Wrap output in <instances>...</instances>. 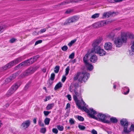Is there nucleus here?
Segmentation results:
<instances>
[{"label": "nucleus", "mask_w": 134, "mask_h": 134, "mask_svg": "<svg viewBox=\"0 0 134 134\" xmlns=\"http://www.w3.org/2000/svg\"><path fill=\"white\" fill-rule=\"evenodd\" d=\"M91 133L92 134H97V131L94 129L92 130Z\"/></svg>", "instance_id": "680f3d73"}, {"label": "nucleus", "mask_w": 134, "mask_h": 134, "mask_svg": "<svg viewBox=\"0 0 134 134\" xmlns=\"http://www.w3.org/2000/svg\"><path fill=\"white\" fill-rule=\"evenodd\" d=\"M127 35V36H128L130 38L132 39L134 38V35L132 34H126Z\"/></svg>", "instance_id": "4c0bfd02"}, {"label": "nucleus", "mask_w": 134, "mask_h": 134, "mask_svg": "<svg viewBox=\"0 0 134 134\" xmlns=\"http://www.w3.org/2000/svg\"><path fill=\"white\" fill-rule=\"evenodd\" d=\"M102 40V39L100 37H99L96 39L92 44V46L93 47L92 49H94L97 47H100L98 46L101 43Z\"/></svg>", "instance_id": "9d476101"}, {"label": "nucleus", "mask_w": 134, "mask_h": 134, "mask_svg": "<svg viewBox=\"0 0 134 134\" xmlns=\"http://www.w3.org/2000/svg\"><path fill=\"white\" fill-rule=\"evenodd\" d=\"M120 29L121 28L120 27H119L116 28L113 30L108 35V37L109 38H111L112 40L113 39L115 35V33H114V32L115 31H119Z\"/></svg>", "instance_id": "ddd939ff"}, {"label": "nucleus", "mask_w": 134, "mask_h": 134, "mask_svg": "<svg viewBox=\"0 0 134 134\" xmlns=\"http://www.w3.org/2000/svg\"><path fill=\"white\" fill-rule=\"evenodd\" d=\"M57 128L58 130L60 131L63 130L64 128L63 126H57Z\"/></svg>", "instance_id": "5fc2aeb1"}, {"label": "nucleus", "mask_w": 134, "mask_h": 134, "mask_svg": "<svg viewBox=\"0 0 134 134\" xmlns=\"http://www.w3.org/2000/svg\"><path fill=\"white\" fill-rule=\"evenodd\" d=\"M75 54L74 53H72L69 56V58L71 59H73L74 57Z\"/></svg>", "instance_id": "37998d69"}, {"label": "nucleus", "mask_w": 134, "mask_h": 134, "mask_svg": "<svg viewBox=\"0 0 134 134\" xmlns=\"http://www.w3.org/2000/svg\"><path fill=\"white\" fill-rule=\"evenodd\" d=\"M90 76V74L85 72H77V74L75 75L74 78V80L75 81L77 80L79 78L78 81L79 82L82 83L83 81L85 82L88 79Z\"/></svg>", "instance_id": "7ed1b4c3"}, {"label": "nucleus", "mask_w": 134, "mask_h": 134, "mask_svg": "<svg viewBox=\"0 0 134 134\" xmlns=\"http://www.w3.org/2000/svg\"><path fill=\"white\" fill-rule=\"evenodd\" d=\"M99 15V13H96L93 15L91 16V18L92 19H95L98 18Z\"/></svg>", "instance_id": "7c9ffc66"}, {"label": "nucleus", "mask_w": 134, "mask_h": 134, "mask_svg": "<svg viewBox=\"0 0 134 134\" xmlns=\"http://www.w3.org/2000/svg\"><path fill=\"white\" fill-rule=\"evenodd\" d=\"M53 80H51L50 79H49L48 81V83L49 86H51L52 85L53 83Z\"/></svg>", "instance_id": "3c124183"}, {"label": "nucleus", "mask_w": 134, "mask_h": 134, "mask_svg": "<svg viewBox=\"0 0 134 134\" xmlns=\"http://www.w3.org/2000/svg\"><path fill=\"white\" fill-rule=\"evenodd\" d=\"M68 48L67 46H63L62 48V49L63 51H66L68 49Z\"/></svg>", "instance_id": "8fccbe9b"}, {"label": "nucleus", "mask_w": 134, "mask_h": 134, "mask_svg": "<svg viewBox=\"0 0 134 134\" xmlns=\"http://www.w3.org/2000/svg\"><path fill=\"white\" fill-rule=\"evenodd\" d=\"M12 66L10 64V62L3 67L2 68L3 70H5L8 68H10Z\"/></svg>", "instance_id": "5701e85b"}, {"label": "nucleus", "mask_w": 134, "mask_h": 134, "mask_svg": "<svg viewBox=\"0 0 134 134\" xmlns=\"http://www.w3.org/2000/svg\"><path fill=\"white\" fill-rule=\"evenodd\" d=\"M73 0H71L70 1L67 0L65 1H64L62 2L61 3L60 5H64L66 4H67L70 3H72L73 2Z\"/></svg>", "instance_id": "4be33fe9"}, {"label": "nucleus", "mask_w": 134, "mask_h": 134, "mask_svg": "<svg viewBox=\"0 0 134 134\" xmlns=\"http://www.w3.org/2000/svg\"><path fill=\"white\" fill-rule=\"evenodd\" d=\"M97 57L96 55L93 54L91 56L90 60L91 62L95 63L97 62Z\"/></svg>", "instance_id": "a211bd4d"}, {"label": "nucleus", "mask_w": 134, "mask_h": 134, "mask_svg": "<svg viewBox=\"0 0 134 134\" xmlns=\"http://www.w3.org/2000/svg\"><path fill=\"white\" fill-rule=\"evenodd\" d=\"M52 132L54 133L57 134L58 132V130L56 129H53L52 130Z\"/></svg>", "instance_id": "4d7b16f0"}, {"label": "nucleus", "mask_w": 134, "mask_h": 134, "mask_svg": "<svg viewBox=\"0 0 134 134\" xmlns=\"http://www.w3.org/2000/svg\"><path fill=\"white\" fill-rule=\"evenodd\" d=\"M106 123L108 124H115L117 123L118 122V119L115 117H112L110 118V120L107 119L106 121Z\"/></svg>", "instance_id": "4468645a"}, {"label": "nucleus", "mask_w": 134, "mask_h": 134, "mask_svg": "<svg viewBox=\"0 0 134 134\" xmlns=\"http://www.w3.org/2000/svg\"><path fill=\"white\" fill-rule=\"evenodd\" d=\"M74 91L75 94L73 95V98L78 108L82 111H84L86 113H88L89 110L87 108L84 106L81 107V106L82 105L85 106L86 105L85 103L81 97V93H79L77 91V90L76 89H74Z\"/></svg>", "instance_id": "f257e3e1"}, {"label": "nucleus", "mask_w": 134, "mask_h": 134, "mask_svg": "<svg viewBox=\"0 0 134 134\" xmlns=\"http://www.w3.org/2000/svg\"><path fill=\"white\" fill-rule=\"evenodd\" d=\"M91 52L92 53L97 54L100 56L104 55L106 54L105 51L100 47H97L94 49H92Z\"/></svg>", "instance_id": "0eeeda50"}, {"label": "nucleus", "mask_w": 134, "mask_h": 134, "mask_svg": "<svg viewBox=\"0 0 134 134\" xmlns=\"http://www.w3.org/2000/svg\"><path fill=\"white\" fill-rule=\"evenodd\" d=\"M5 27V25L0 26V32H2L4 30V29Z\"/></svg>", "instance_id": "49530a36"}, {"label": "nucleus", "mask_w": 134, "mask_h": 134, "mask_svg": "<svg viewBox=\"0 0 134 134\" xmlns=\"http://www.w3.org/2000/svg\"><path fill=\"white\" fill-rule=\"evenodd\" d=\"M39 56L38 55H37L32 57L34 61H36L38 58L39 57Z\"/></svg>", "instance_id": "de8ad7c7"}, {"label": "nucleus", "mask_w": 134, "mask_h": 134, "mask_svg": "<svg viewBox=\"0 0 134 134\" xmlns=\"http://www.w3.org/2000/svg\"><path fill=\"white\" fill-rule=\"evenodd\" d=\"M85 64L88 70L91 71L93 69V65L88 62Z\"/></svg>", "instance_id": "6ab92c4d"}, {"label": "nucleus", "mask_w": 134, "mask_h": 134, "mask_svg": "<svg viewBox=\"0 0 134 134\" xmlns=\"http://www.w3.org/2000/svg\"><path fill=\"white\" fill-rule=\"evenodd\" d=\"M28 60H29V61L30 65L32 64L35 62L32 58H31L30 59H28Z\"/></svg>", "instance_id": "79ce46f5"}, {"label": "nucleus", "mask_w": 134, "mask_h": 134, "mask_svg": "<svg viewBox=\"0 0 134 134\" xmlns=\"http://www.w3.org/2000/svg\"><path fill=\"white\" fill-rule=\"evenodd\" d=\"M76 117L80 121H83L84 120V118L81 116L78 115L76 116Z\"/></svg>", "instance_id": "473e14b6"}, {"label": "nucleus", "mask_w": 134, "mask_h": 134, "mask_svg": "<svg viewBox=\"0 0 134 134\" xmlns=\"http://www.w3.org/2000/svg\"><path fill=\"white\" fill-rule=\"evenodd\" d=\"M31 82H28L26 85L25 87V90H27L29 87L30 86Z\"/></svg>", "instance_id": "c9c22d12"}, {"label": "nucleus", "mask_w": 134, "mask_h": 134, "mask_svg": "<svg viewBox=\"0 0 134 134\" xmlns=\"http://www.w3.org/2000/svg\"><path fill=\"white\" fill-rule=\"evenodd\" d=\"M132 51L134 52V41L133 43V44L131 46Z\"/></svg>", "instance_id": "774afa93"}, {"label": "nucleus", "mask_w": 134, "mask_h": 134, "mask_svg": "<svg viewBox=\"0 0 134 134\" xmlns=\"http://www.w3.org/2000/svg\"><path fill=\"white\" fill-rule=\"evenodd\" d=\"M15 39L14 38H13L10 40L9 42L10 43H13L15 41Z\"/></svg>", "instance_id": "052dcab7"}, {"label": "nucleus", "mask_w": 134, "mask_h": 134, "mask_svg": "<svg viewBox=\"0 0 134 134\" xmlns=\"http://www.w3.org/2000/svg\"><path fill=\"white\" fill-rule=\"evenodd\" d=\"M89 111L87 113L89 116L91 118L94 119H98L99 120L102 122L106 123L107 119L110 118V116L107 115H105L103 114L99 113L97 115V117L95 116V115L97 114V112L94 110L92 108H90L89 109Z\"/></svg>", "instance_id": "f03ea898"}, {"label": "nucleus", "mask_w": 134, "mask_h": 134, "mask_svg": "<svg viewBox=\"0 0 134 134\" xmlns=\"http://www.w3.org/2000/svg\"><path fill=\"white\" fill-rule=\"evenodd\" d=\"M72 12V11L70 10H68L65 12V13L68 14L71 13Z\"/></svg>", "instance_id": "0e129e2a"}, {"label": "nucleus", "mask_w": 134, "mask_h": 134, "mask_svg": "<svg viewBox=\"0 0 134 134\" xmlns=\"http://www.w3.org/2000/svg\"><path fill=\"white\" fill-rule=\"evenodd\" d=\"M70 70V68L69 66H68L65 69V75L66 76L69 74V71Z\"/></svg>", "instance_id": "e433bc0d"}, {"label": "nucleus", "mask_w": 134, "mask_h": 134, "mask_svg": "<svg viewBox=\"0 0 134 134\" xmlns=\"http://www.w3.org/2000/svg\"><path fill=\"white\" fill-rule=\"evenodd\" d=\"M38 123L40 126H44V124L41 119H39L38 121Z\"/></svg>", "instance_id": "c03bdc74"}, {"label": "nucleus", "mask_w": 134, "mask_h": 134, "mask_svg": "<svg viewBox=\"0 0 134 134\" xmlns=\"http://www.w3.org/2000/svg\"><path fill=\"white\" fill-rule=\"evenodd\" d=\"M76 41V40L75 39L72 40L68 44V45L69 47L71 46L73 44H74Z\"/></svg>", "instance_id": "f704fd0d"}, {"label": "nucleus", "mask_w": 134, "mask_h": 134, "mask_svg": "<svg viewBox=\"0 0 134 134\" xmlns=\"http://www.w3.org/2000/svg\"><path fill=\"white\" fill-rule=\"evenodd\" d=\"M55 74L54 73H52L51 75L50 79L51 80H54L55 79Z\"/></svg>", "instance_id": "72a5a7b5"}, {"label": "nucleus", "mask_w": 134, "mask_h": 134, "mask_svg": "<svg viewBox=\"0 0 134 134\" xmlns=\"http://www.w3.org/2000/svg\"><path fill=\"white\" fill-rule=\"evenodd\" d=\"M73 83H72L69 87V91L70 92H72L73 91V87L74 86H73Z\"/></svg>", "instance_id": "a19ab883"}, {"label": "nucleus", "mask_w": 134, "mask_h": 134, "mask_svg": "<svg viewBox=\"0 0 134 134\" xmlns=\"http://www.w3.org/2000/svg\"><path fill=\"white\" fill-rule=\"evenodd\" d=\"M18 75V73H15L11 75L9 77L12 79V80L15 79Z\"/></svg>", "instance_id": "c85d7f7f"}, {"label": "nucleus", "mask_w": 134, "mask_h": 134, "mask_svg": "<svg viewBox=\"0 0 134 134\" xmlns=\"http://www.w3.org/2000/svg\"><path fill=\"white\" fill-rule=\"evenodd\" d=\"M127 39V36L126 33H122L120 38H117L115 41V42L116 46L120 47L123 43H126Z\"/></svg>", "instance_id": "20e7f679"}, {"label": "nucleus", "mask_w": 134, "mask_h": 134, "mask_svg": "<svg viewBox=\"0 0 134 134\" xmlns=\"http://www.w3.org/2000/svg\"><path fill=\"white\" fill-rule=\"evenodd\" d=\"M106 24V22L105 20H103L95 23L93 24L92 25L94 28H96L105 26Z\"/></svg>", "instance_id": "6e6552de"}, {"label": "nucleus", "mask_w": 134, "mask_h": 134, "mask_svg": "<svg viewBox=\"0 0 134 134\" xmlns=\"http://www.w3.org/2000/svg\"><path fill=\"white\" fill-rule=\"evenodd\" d=\"M78 127L79 129L82 130H83L85 128V126H78Z\"/></svg>", "instance_id": "e2e57ef3"}, {"label": "nucleus", "mask_w": 134, "mask_h": 134, "mask_svg": "<svg viewBox=\"0 0 134 134\" xmlns=\"http://www.w3.org/2000/svg\"><path fill=\"white\" fill-rule=\"evenodd\" d=\"M50 120V118H46L44 120L45 124L47 125H48L49 124Z\"/></svg>", "instance_id": "bb28decb"}, {"label": "nucleus", "mask_w": 134, "mask_h": 134, "mask_svg": "<svg viewBox=\"0 0 134 134\" xmlns=\"http://www.w3.org/2000/svg\"><path fill=\"white\" fill-rule=\"evenodd\" d=\"M91 29V26H88L87 27L85 28V30L86 31H87L90 30V29Z\"/></svg>", "instance_id": "338daca9"}, {"label": "nucleus", "mask_w": 134, "mask_h": 134, "mask_svg": "<svg viewBox=\"0 0 134 134\" xmlns=\"http://www.w3.org/2000/svg\"><path fill=\"white\" fill-rule=\"evenodd\" d=\"M39 68V67L38 66L30 67L21 74L20 75L21 77L23 78L33 74Z\"/></svg>", "instance_id": "39448f33"}, {"label": "nucleus", "mask_w": 134, "mask_h": 134, "mask_svg": "<svg viewBox=\"0 0 134 134\" xmlns=\"http://www.w3.org/2000/svg\"><path fill=\"white\" fill-rule=\"evenodd\" d=\"M128 126H126L124 128V132L125 133H128L131 131H134V126H130V128H128Z\"/></svg>", "instance_id": "2eb2a0df"}, {"label": "nucleus", "mask_w": 134, "mask_h": 134, "mask_svg": "<svg viewBox=\"0 0 134 134\" xmlns=\"http://www.w3.org/2000/svg\"><path fill=\"white\" fill-rule=\"evenodd\" d=\"M62 84L61 82H59L55 86L54 89L55 90H56L58 89H59L62 87Z\"/></svg>", "instance_id": "412c9836"}, {"label": "nucleus", "mask_w": 134, "mask_h": 134, "mask_svg": "<svg viewBox=\"0 0 134 134\" xmlns=\"http://www.w3.org/2000/svg\"><path fill=\"white\" fill-rule=\"evenodd\" d=\"M30 125V121L29 120H28L23 123L21 126H29Z\"/></svg>", "instance_id": "a878e982"}, {"label": "nucleus", "mask_w": 134, "mask_h": 134, "mask_svg": "<svg viewBox=\"0 0 134 134\" xmlns=\"http://www.w3.org/2000/svg\"><path fill=\"white\" fill-rule=\"evenodd\" d=\"M20 83L19 82L15 83L8 90L5 96L7 97L11 96L15 92L20 86Z\"/></svg>", "instance_id": "423d86ee"}, {"label": "nucleus", "mask_w": 134, "mask_h": 134, "mask_svg": "<svg viewBox=\"0 0 134 134\" xmlns=\"http://www.w3.org/2000/svg\"><path fill=\"white\" fill-rule=\"evenodd\" d=\"M69 122L71 125H73L74 124V121L72 119H70L69 120Z\"/></svg>", "instance_id": "6e6d98bb"}, {"label": "nucleus", "mask_w": 134, "mask_h": 134, "mask_svg": "<svg viewBox=\"0 0 134 134\" xmlns=\"http://www.w3.org/2000/svg\"><path fill=\"white\" fill-rule=\"evenodd\" d=\"M112 48V44L110 42L105 43L104 45V48L107 50H110Z\"/></svg>", "instance_id": "dca6fc26"}, {"label": "nucleus", "mask_w": 134, "mask_h": 134, "mask_svg": "<svg viewBox=\"0 0 134 134\" xmlns=\"http://www.w3.org/2000/svg\"><path fill=\"white\" fill-rule=\"evenodd\" d=\"M115 13L114 12H109L104 13L103 15V18H109L110 16H114Z\"/></svg>", "instance_id": "f8f14e48"}, {"label": "nucleus", "mask_w": 134, "mask_h": 134, "mask_svg": "<svg viewBox=\"0 0 134 134\" xmlns=\"http://www.w3.org/2000/svg\"><path fill=\"white\" fill-rule=\"evenodd\" d=\"M51 113V111H43V113L44 115L46 116L48 115L49 114Z\"/></svg>", "instance_id": "a18cd8bd"}, {"label": "nucleus", "mask_w": 134, "mask_h": 134, "mask_svg": "<svg viewBox=\"0 0 134 134\" xmlns=\"http://www.w3.org/2000/svg\"><path fill=\"white\" fill-rule=\"evenodd\" d=\"M60 66H56L54 68V72L55 73H57L59 70Z\"/></svg>", "instance_id": "cd10ccee"}, {"label": "nucleus", "mask_w": 134, "mask_h": 134, "mask_svg": "<svg viewBox=\"0 0 134 134\" xmlns=\"http://www.w3.org/2000/svg\"><path fill=\"white\" fill-rule=\"evenodd\" d=\"M23 59L21 57L17 58L13 61L10 62V64L12 66L18 64L20 62H21Z\"/></svg>", "instance_id": "9b49d317"}, {"label": "nucleus", "mask_w": 134, "mask_h": 134, "mask_svg": "<svg viewBox=\"0 0 134 134\" xmlns=\"http://www.w3.org/2000/svg\"><path fill=\"white\" fill-rule=\"evenodd\" d=\"M89 56V54H86L83 58V61L85 64L88 62L87 58Z\"/></svg>", "instance_id": "393cba45"}, {"label": "nucleus", "mask_w": 134, "mask_h": 134, "mask_svg": "<svg viewBox=\"0 0 134 134\" xmlns=\"http://www.w3.org/2000/svg\"><path fill=\"white\" fill-rule=\"evenodd\" d=\"M46 31V29L44 28L41 29V30H40V32L41 33H42L45 32Z\"/></svg>", "instance_id": "69168bd1"}, {"label": "nucleus", "mask_w": 134, "mask_h": 134, "mask_svg": "<svg viewBox=\"0 0 134 134\" xmlns=\"http://www.w3.org/2000/svg\"><path fill=\"white\" fill-rule=\"evenodd\" d=\"M66 97L68 98L69 100L70 101L71 100V96L69 94H68L66 96Z\"/></svg>", "instance_id": "13d9d810"}, {"label": "nucleus", "mask_w": 134, "mask_h": 134, "mask_svg": "<svg viewBox=\"0 0 134 134\" xmlns=\"http://www.w3.org/2000/svg\"><path fill=\"white\" fill-rule=\"evenodd\" d=\"M79 18V17L77 16H73L67 20L64 23V25L69 24L70 23L75 22L77 21Z\"/></svg>", "instance_id": "1a4fd4ad"}, {"label": "nucleus", "mask_w": 134, "mask_h": 134, "mask_svg": "<svg viewBox=\"0 0 134 134\" xmlns=\"http://www.w3.org/2000/svg\"><path fill=\"white\" fill-rule=\"evenodd\" d=\"M54 105L53 103L48 104L46 107V109L47 110L51 109Z\"/></svg>", "instance_id": "aec40b11"}, {"label": "nucleus", "mask_w": 134, "mask_h": 134, "mask_svg": "<svg viewBox=\"0 0 134 134\" xmlns=\"http://www.w3.org/2000/svg\"><path fill=\"white\" fill-rule=\"evenodd\" d=\"M120 123L122 126H128L129 122L127 119L123 118L120 120Z\"/></svg>", "instance_id": "f3484780"}, {"label": "nucleus", "mask_w": 134, "mask_h": 134, "mask_svg": "<svg viewBox=\"0 0 134 134\" xmlns=\"http://www.w3.org/2000/svg\"><path fill=\"white\" fill-rule=\"evenodd\" d=\"M22 63L23 65L24 66H29L31 65L28 59L22 62Z\"/></svg>", "instance_id": "b1692460"}, {"label": "nucleus", "mask_w": 134, "mask_h": 134, "mask_svg": "<svg viewBox=\"0 0 134 134\" xmlns=\"http://www.w3.org/2000/svg\"><path fill=\"white\" fill-rule=\"evenodd\" d=\"M124 90L125 91L126 90H127L126 91V92H124L123 93V94H124L125 95L127 94L129 92L130 90L129 88L128 87L126 86L124 87Z\"/></svg>", "instance_id": "c756f323"}, {"label": "nucleus", "mask_w": 134, "mask_h": 134, "mask_svg": "<svg viewBox=\"0 0 134 134\" xmlns=\"http://www.w3.org/2000/svg\"><path fill=\"white\" fill-rule=\"evenodd\" d=\"M42 42V40H38L36 41L35 45V46L38 44L41 43Z\"/></svg>", "instance_id": "09e8293b"}, {"label": "nucleus", "mask_w": 134, "mask_h": 134, "mask_svg": "<svg viewBox=\"0 0 134 134\" xmlns=\"http://www.w3.org/2000/svg\"><path fill=\"white\" fill-rule=\"evenodd\" d=\"M73 86L74 87H75V88L74 89L77 90V88L78 87L79 85L78 83H75L74 84L73 83Z\"/></svg>", "instance_id": "603ef678"}, {"label": "nucleus", "mask_w": 134, "mask_h": 134, "mask_svg": "<svg viewBox=\"0 0 134 134\" xmlns=\"http://www.w3.org/2000/svg\"><path fill=\"white\" fill-rule=\"evenodd\" d=\"M46 131V129L45 128H42L41 129L40 131L41 132L44 133H45Z\"/></svg>", "instance_id": "58836bf2"}, {"label": "nucleus", "mask_w": 134, "mask_h": 134, "mask_svg": "<svg viewBox=\"0 0 134 134\" xmlns=\"http://www.w3.org/2000/svg\"><path fill=\"white\" fill-rule=\"evenodd\" d=\"M51 99V97L50 96L46 97L45 99H44V101L46 102L47 101Z\"/></svg>", "instance_id": "864d4df0"}, {"label": "nucleus", "mask_w": 134, "mask_h": 134, "mask_svg": "<svg viewBox=\"0 0 134 134\" xmlns=\"http://www.w3.org/2000/svg\"><path fill=\"white\" fill-rule=\"evenodd\" d=\"M23 66L22 64V62L20 64H18V65L15 67V69H17L20 68L21 66Z\"/></svg>", "instance_id": "ea45409f"}, {"label": "nucleus", "mask_w": 134, "mask_h": 134, "mask_svg": "<svg viewBox=\"0 0 134 134\" xmlns=\"http://www.w3.org/2000/svg\"><path fill=\"white\" fill-rule=\"evenodd\" d=\"M66 76H63L62 79V81L63 82H64L65 81V80H66Z\"/></svg>", "instance_id": "bf43d9fd"}, {"label": "nucleus", "mask_w": 134, "mask_h": 134, "mask_svg": "<svg viewBox=\"0 0 134 134\" xmlns=\"http://www.w3.org/2000/svg\"><path fill=\"white\" fill-rule=\"evenodd\" d=\"M12 79L10 78V77L7 78L5 80V83H8L12 81Z\"/></svg>", "instance_id": "2f4dec72"}]
</instances>
